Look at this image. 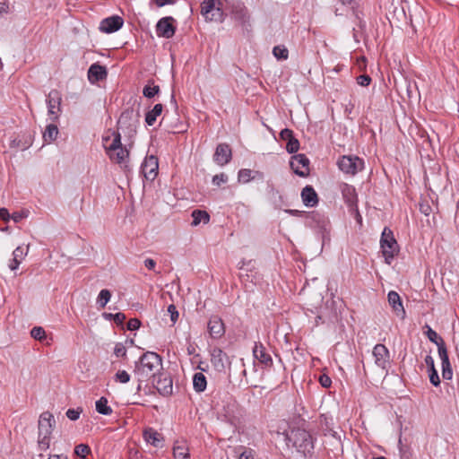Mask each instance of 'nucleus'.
Wrapping results in <instances>:
<instances>
[{
  "label": "nucleus",
  "instance_id": "nucleus-1",
  "mask_svg": "<svg viewBox=\"0 0 459 459\" xmlns=\"http://www.w3.org/2000/svg\"><path fill=\"white\" fill-rule=\"evenodd\" d=\"M162 365L161 357L156 352L147 351L135 363L134 376L139 383L155 377Z\"/></svg>",
  "mask_w": 459,
  "mask_h": 459
},
{
  "label": "nucleus",
  "instance_id": "nucleus-2",
  "mask_svg": "<svg viewBox=\"0 0 459 459\" xmlns=\"http://www.w3.org/2000/svg\"><path fill=\"white\" fill-rule=\"evenodd\" d=\"M106 153L112 162L126 167L129 159V151L123 146L121 135L117 132H112L111 135H105L102 138Z\"/></svg>",
  "mask_w": 459,
  "mask_h": 459
},
{
  "label": "nucleus",
  "instance_id": "nucleus-3",
  "mask_svg": "<svg viewBox=\"0 0 459 459\" xmlns=\"http://www.w3.org/2000/svg\"><path fill=\"white\" fill-rule=\"evenodd\" d=\"M288 446L297 449L299 453L307 455L314 449V442L311 434L304 429L294 428L286 434Z\"/></svg>",
  "mask_w": 459,
  "mask_h": 459
},
{
  "label": "nucleus",
  "instance_id": "nucleus-4",
  "mask_svg": "<svg viewBox=\"0 0 459 459\" xmlns=\"http://www.w3.org/2000/svg\"><path fill=\"white\" fill-rule=\"evenodd\" d=\"M380 247L385 263L391 264L394 256L399 253V246L394 237L393 231L387 227H385L382 232Z\"/></svg>",
  "mask_w": 459,
  "mask_h": 459
},
{
  "label": "nucleus",
  "instance_id": "nucleus-5",
  "mask_svg": "<svg viewBox=\"0 0 459 459\" xmlns=\"http://www.w3.org/2000/svg\"><path fill=\"white\" fill-rule=\"evenodd\" d=\"M221 0H204L201 4V13L206 20L220 22L224 20Z\"/></svg>",
  "mask_w": 459,
  "mask_h": 459
},
{
  "label": "nucleus",
  "instance_id": "nucleus-6",
  "mask_svg": "<svg viewBox=\"0 0 459 459\" xmlns=\"http://www.w3.org/2000/svg\"><path fill=\"white\" fill-rule=\"evenodd\" d=\"M337 165L343 173L354 176L363 170L364 160L358 156L343 155L338 160Z\"/></svg>",
  "mask_w": 459,
  "mask_h": 459
},
{
  "label": "nucleus",
  "instance_id": "nucleus-7",
  "mask_svg": "<svg viewBox=\"0 0 459 459\" xmlns=\"http://www.w3.org/2000/svg\"><path fill=\"white\" fill-rule=\"evenodd\" d=\"M340 191L342 193V198L345 204L350 208L351 212L356 213V217L359 222H361V216L359 212L358 209V195L356 189L353 186L349 185L347 183H342L340 185Z\"/></svg>",
  "mask_w": 459,
  "mask_h": 459
},
{
  "label": "nucleus",
  "instance_id": "nucleus-8",
  "mask_svg": "<svg viewBox=\"0 0 459 459\" xmlns=\"http://www.w3.org/2000/svg\"><path fill=\"white\" fill-rule=\"evenodd\" d=\"M48 114L49 119L56 121L62 113V95L57 90H52L47 97Z\"/></svg>",
  "mask_w": 459,
  "mask_h": 459
},
{
  "label": "nucleus",
  "instance_id": "nucleus-9",
  "mask_svg": "<svg viewBox=\"0 0 459 459\" xmlns=\"http://www.w3.org/2000/svg\"><path fill=\"white\" fill-rule=\"evenodd\" d=\"M309 160L305 154H296L291 157L290 165L295 174L305 178L309 175Z\"/></svg>",
  "mask_w": 459,
  "mask_h": 459
},
{
  "label": "nucleus",
  "instance_id": "nucleus-10",
  "mask_svg": "<svg viewBox=\"0 0 459 459\" xmlns=\"http://www.w3.org/2000/svg\"><path fill=\"white\" fill-rule=\"evenodd\" d=\"M175 19L171 16L163 17L156 24V34L158 37L170 39L176 32L174 25Z\"/></svg>",
  "mask_w": 459,
  "mask_h": 459
},
{
  "label": "nucleus",
  "instance_id": "nucleus-11",
  "mask_svg": "<svg viewBox=\"0 0 459 459\" xmlns=\"http://www.w3.org/2000/svg\"><path fill=\"white\" fill-rule=\"evenodd\" d=\"M207 329L211 338L221 339L226 332L223 320L217 315L212 316L207 323Z\"/></svg>",
  "mask_w": 459,
  "mask_h": 459
},
{
  "label": "nucleus",
  "instance_id": "nucleus-12",
  "mask_svg": "<svg viewBox=\"0 0 459 459\" xmlns=\"http://www.w3.org/2000/svg\"><path fill=\"white\" fill-rule=\"evenodd\" d=\"M218 413L224 420L236 424L240 416L239 403H222V408L218 411Z\"/></svg>",
  "mask_w": 459,
  "mask_h": 459
},
{
  "label": "nucleus",
  "instance_id": "nucleus-13",
  "mask_svg": "<svg viewBox=\"0 0 459 459\" xmlns=\"http://www.w3.org/2000/svg\"><path fill=\"white\" fill-rule=\"evenodd\" d=\"M141 169L147 180H153L158 175V158L154 155L147 156L141 166Z\"/></svg>",
  "mask_w": 459,
  "mask_h": 459
},
{
  "label": "nucleus",
  "instance_id": "nucleus-14",
  "mask_svg": "<svg viewBox=\"0 0 459 459\" xmlns=\"http://www.w3.org/2000/svg\"><path fill=\"white\" fill-rule=\"evenodd\" d=\"M372 353L375 358V364L378 368L385 369L389 366L390 354L388 349L384 344H376Z\"/></svg>",
  "mask_w": 459,
  "mask_h": 459
},
{
  "label": "nucleus",
  "instance_id": "nucleus-15",
  "mask_svg": "<svg viewBox=\"0 0 459 459\" xmlns=\"http://www.w3.org/2000/svg\"><path fill=\"white\" fill-rule=\"evenodd\" d=\"M56 424L53 414L49 411H44L40 414L38 422L39 435H51Z\"/></svg>",
  "mask_w": 459,
  "mask_h": 459
},
{
  "label": "nucleus",
  "instance_id": "nucleus-16",
  "mask_svg": "<svg viewBox=\"0 0 459 459\" xmlns=\"http://www.w3.org/2000/svg\"><path fill=\"white\" fill-rule=\"evenodd\" d=\"M231 149L229 144L227 143H220L217 145L214 155H213V160L219 165V166H224L228 164L231 160Z\"/></svg>",
  "mask_w": 459,
  "mask_h": 459
},
{
  "label": "nucleus",
  "instance_id": "nucleus-17",
  "mask_svg": "<svg viewBox=\"0 0 459 459\" xmlns=\"http://www.w3.org/2000/svg\"><path fill=\"white\" fill-rule=\"evenodd\" d=\"M253 355L262 365L266 368L272 367L273 362L271 355L268 353L266 348L260 342H255L253 348Z\"/></svg>",
  "mask_w": 459,
  "mask_h": 459
},
{
  "label": "nucleus",
  "instance_id": "nucleus-18",
  "mask_svg": "<svg viewBox=\"0 0 459 459\" xmlns=\"http://www.w3.org/2000/svg\"><path fill=\"white\" fill-rule=\"evenodd\" d=\"M124 21L120 16H111L103 19L100 24V30L106 33H112L123 26Z\"/></svg>",
  "mask_w": 459,
  "mask_h": 459
},
{
  "label": "nucleus",
  "instance_id": "nucleus-19",
  "mask_svg": "<svg viewBox=\"0 0 459 459\" xmlns=\"http://www.w3.org/2000/svg\"><path fill=\"white\" fill-rule=\"evenodd\" d=\"M107 74L108 73L106 67L97 63L92 64L88 70V79L91 83L105 79Z\"/></svg>",
  "mask_w": 459,
  "mask_h": 459
},
{
  "label": "nucleus",
  "instance_id": "nucleus-20",
  "mask_svg": "<svg viewBox=\"0 0 459 459\" xmlns=\"http://www.w3.org/2000/svg\"><path fill=\"white\" fill-rule=\"evenodd\" d=\"M303 204L307 207H314L318 204V196L311 186H306L301 191Z\"/></svg>",
  "mask_w": 459,
  "mask_h": 459
},
{
  "label": "nucleus",
  "instance_id": "nucleus-21",
  "mask_svg": "<svg viewBox=\"0 0 459 459\" xmlns=\"http://www.w3.org/2000/svg\"><path fill=\"white\" fill-rule=\"evenodd\" d=\"M143 436L144 440L147 443L151 444L152 446H153L155 447H162L163 446V441H164L163 437L161 436V434H160L153 429L149 428V429H144Z\"/></svg>",
  "mask_w": 459,
  "mask_h": 459
},
{
  "label": "nucleus",
  "instance_id": "nucleus-22",
  "mask_svg": "<svg viewBox=\"0 0 459 459\" xmlns=\"http://www.w3.org/2000/svg\"><path fill=\"white\" fill-rule=\"evenodd\" d=\"M387 298L393 310L397 314V316H402L403 317L405 310L399 294L396 291L392 290L388 293Z\"/></svg>",
  "mask_w": 459,
  "mask_h": 459
},
{
  "label": "nucleus",
  "instance_id": "nucleus-23",
  "mask_svg": "<svg viewBox=\"0 0 459 459\" xmlns=\"http://www.w3.org/2000/svg\"><path fill=\"white\" fill-rule=\"evenodd\" d=\"M211 355V361L213 366L219 370L223 369L225 367V362L228 359L227 354L221 349L214 348Z\"/></svg>",
  "mask_w": 459,
  "mask_h": 459
},
{
  "label": "nucleus",
  "instance_id": "nucleus-24",
  "mask_svg": "<svg viewBox=\"0 0 459 459\" xmlns=\"http://www.w3.org/2000/svg\"><path fill=\"white\" fill-rule=\"evenodd\" d=\"M28 248L25 250L22 247H17L13 252V259L10 260L8 266L10 270L14 271L18 269L19 265L21 264L22 261L24 259V257L27 255Z\"/></svg>",
  "mask_w": 459,
  "mask_h": 459
},
{
  "label": "nucleus",
  "instance_id": "nucleus-25",
  "mask_svg": "<svg viewBox=\"0 0 459 459\" xmlns=\"http://www.w3.org/2000/svg\"><path fill=\"white\" fill-rule=\"evenodd\" d=\"M175 459H190V454L184 441H176L173 446Z\"/></svg>",
  "mask_w": 459,
  "mask_h": 459
},
{
  "label": "nucleus",
  "instance_id": "nucleus-26",
  "mask_svg": "<svg viewBox=\"0 0 459 459\" xmlns=\"http://www.w3.org/2000/svg\"><path fill=\"white\" fill-rule=\"evenodd\" d=\"M163 106L160 103L156 104L153 108L148 111L145 115V122L148 126H153L159 116L161 115Z\"/></svg>",
  "mask_w": 459,
  "mask_h": 459
},
{
  "label": "nucleus",
  "instance_id": "nucleus-27",
  "mask_svg": "<svg viewBox=\"0 0 459 459\" xmlns=\"http://www.w3.org/2000/svg\"><path fill=\"white\" fill-rule=\"evenodd\" d=\"M192 226H197L201 222L207 224L210 221V215L206 211L194 210L192 212Z\"/></svg>",
  "mask_w": 459,
  "mask_h": 459
},
{
  "label": "nucleus",
  "instance_id": "nucleus-28",
  "mask_svg": "<svg viewBox=\"0 0 459 459\" xmlns=\"http://www.w3.org/2000/svg\"><path fill=\"white\" fill-rule=\"evenodd\" d=\"M206 385H207V381H206L205 376L201 372L195 373L193 377L194 389L196 392L200 393V392L204 391V389L206 388Z\"/></svg>",
  "mask_w": 459,
  "mask_h": 459
},
{
  "label": "nucleus",
  "instance_id": "nucleus-29",
  "mask_svg": "<svg viewBox=\"0 0 459 459\" xmlns=\"http://www.w3.org/2000/svg\"><path fill=\"white\" fill-rule=\"evenodd\" d=\"M58 134V128L56 125L50 124L46 127L43 133V139L46 143H51L56 140Z\"/></svg>",
  "mask_w": 459,
  "mask_h": 459
},
{
  "label": "nucleus",
  "instance_id": "nucleus-30",
  "mask_svg": "<svg viewBox=\"0 0 459 459\" xmlns=\"http://www.w3.org/2000/svg\"><path fill=\"white\" fill-rule=\"evenodd\" d=\"M158 391L162 395H167L172 393V380L165 377L163 380H160L157 385Z\"/></svg>",
  "mask_w": 459,
  "mask_h": 459
},
{
  "label": "nucleus",
  "instance_id": "nucleus-31",
  "mask_svg": "<svg viewBox=\"0 0 459 459\" xmlns=\"http://www.w3.org/2000/svg\"><path fill=\"white\" fill-rule=\"evenodd\" d=\"M398 446L400 459H415L412 449L409 446L403 445L401 438H399Z\"/></svg>",
  "mask_w": 459,
  "mask_h": 459
},
{
  "label": "nucleus",
  "instance_id": "nucleus-32",
  "mask_svg": "<svg viewBox=\"0 0 459 459\" xmlns=\"http://www.w3.org/2000/svg\"><path fill=\"white\" fill-rule=\"evenodd\" d=\"M30 145V143L28 141H22V139L19 137H13L9 142V147L13 150H22L24 151L28 149Z\"/></svg>",
  "mask_w": 459,
  "mask_h": 459
},
{
  "label": "nucleus",
  "instance_id": "nucleus-33",
  "mask_svg": "<svg viewBox=\"0 0 459 459\" xmlns=\"http://www.w3.org/2000/svg\"><path fill=\"white\" fill-rule=\"evenodd\" d=\"M233 13L235 18L241 22L242 25H245L249 21V14L245 7L235 9Z\"/></svg>",
  "mask_w": 459,
  "mask_h": 459
},
{
  "label": "nucleus",
  "instance_id": "nucleus-34",
  "mask_svg": "<svg viewBox=\"0 0 459 459\" xmlns=\"http://www.w3.org/2000/svg\"><path fill=\"white\" fill-rule=\"evenodd\" d=\"M253 171L248 169H242L238 173V180L240 183L247 184L251 180L255 179V177L252 176Z\"/></svg>",
  "mask_w": 459,
  "mask_h": 459
},
{
  "label": "nucleus",
  "instance_id": "nucleus-35",
  "mask_svg": "<svg viewBox=\"0 0 459 459\" xmlns=\"http://www.w3.org/2000/svg\"><path fill=\"white\" fill-rule=\"evenodd\" d=\"M273 54L279 60H286L289 56L288 49L282 45L275 46Z\"/></svg>",
  "mask_w": 459,
  "mask_h": 459
},
{
  "label": "nucleus",
  "instance_id": "nucleus-36",
  "mask_svg": "<svg viewBox=\"0 0 459 459\" xmlns=\"http://www.w3.org/2000/svg\"><path fill=\"white\" fill-rule=\"evenodd\" d=\"M111 298V292L107 290H101L99 293V296L97 298V303L100 305V307H105L107 303L110 300Z\"/></svg>",
  "mask_w": 459,
  "mask_h": 459
},
{
  "label": "nucleus",
  "instance_id": "nucleus-37",
  "mask_svg": "<svg viewBox=\"0 0 459 459\" xmlns=\"http://www.w3.org/2000/svg\"><path fill=\"white\" fill-rule=\"evenodd\" d=\"M51 435L38 434V446L40 451H46L50 446Z\"/></svg>",
  "mask_w": 459,
  "mask_h": 459
},
{
  "label": "nucleus",
  "instance_id": "nucleus-38",
  "mask_svg": "<svg viewBox=\"0 0 459 459\" xmlns=\"http://www.w3.org/2000/svg\"><path fill=\"white\" fill-rule=\"evenodd\" d=\"M91 453V447L86 444H79L74 447V455L81 459H84Z\"/></svg>",
  "mask_w": 459,
  "mask_h": 459
},
{
  "label": "nucleus",
  "instance_id": "nucleus-39",
  "mask_svg": "<svg viewBox=\"0 0 459 459\" xmlns=\"http://www.w3.org/2000/svg\"><path fill=\"white\" fill-rule=\"evenodd\" d=\"M160 92V87L158 85L150 84L144 86L143 94L145 98L151 99Z\"/></svg>",
  "mask_w": 459,
  "mask_h": 459
},
{
  "label": "nucleus",
  "instance_id": "nucleus-40",
  "mask_svg": "<svg viewBox=\"0 0 459 459\" xmlns=\"http://www.w3.org/2000/svg\"><path fill=\"white\" fill-rule=\"evenodd\" d=\"M426 335L431 342H434L437 346V343H439V342H444L442 337L438 336L437 332L434 331L430 326L426 325Z\"/></svg>",
  "mask_w": 459,
  "mask_h": 459
},
{
  "label": "nucleus",
  "instance_id": "nucleus-41",
  "mask_svg": "<svg viewBox=\"0 0 459 459\" xmlns=\"http://www.w3.org/2000/svg\"><path fill=\"white\" fill-rule=\"evenodd\" d=\"M437 351L441 362H446L449 360L448 352L445 342H439V343H437Z\"/></svg>",
  "mask_w": 459,
  "mask_h": 459
},
{
  "label": "nucleus",
  "instance_id": "nucleus-42",
  "mask_svg": "<svg viewBox=\"0 0 459 459\" xmlns=\"http://www.w3.org/2000/svg\"><path fill=\"white\" fill-rule=\"evenodd\" d=\"M442 364V376L444 379L450 380L453 377V371L450 361L441 362Z\"/></svg>",
  "mask_w": 459,
  "mask_h": 459
},
{
  "label": "nucleus",
  "instance_id": "nucleus-43",
  "mask_svg": "<svg viewBox=\"0 0 459 459\" xmlns=\"http://www.w3.org/2000/svg\"><path fill=\"white\" fill-rule=\"evenodd\" d=\"M30 335L35 340L42 341L46 338V332L42 327L35 326L31 329Z\"/></svg>",
  "mask_w": 459,
  "mask_h": 459
},
{
  "label": "nucleus",
  "instance_id": "nucleus-44",
  "mask_svg": "<svg viewBox=\"0 0 459 459\" xmlns=\"http://www.w3.org/2000/svg\"><path fill=\"white\" fill-rule=\"evenodd\" d=\"M130 380V375L126 370H118L115 375V381L126 384Z\"/></svg>",
  "mask_w": 459,
  "mask_h": 459
},
{
  "label": "nucleus",
  "instance_id": "nucleus-45",
  "mask_svg": "<svg viewBox=\"0 0 459 459\" xmlns=\"http://www.w3.org/2000/svg\"><path fill=\"white\" fill-rule=\"evenodd\" d=\"M299 149V142L295 137H293L289 142H287L286 150L290 153H294V152H298Z\"/></svg>",
  "mask_w": 459,
  "mask_h": 459
},
{
  "label": "nucleus",
  "instance_id": "nucleus-46",
  "mask_svg": "<svg viewBox=\"0 0 459 459\" xmlns=\"http://www.w3.org/2000/svg\"><path fill=\"white\" fill-rule=\"evenodd\" d=\"M96 404V411L103 415H109L112 413V409L108 405V403H95Z\"/></svg>",
  "mask_w": 459,
  "mask_h": 459
},
{
  "label": "nucleus",
  "instance_id": "nucleus-47",
  "mask_svg": "<svg viewBox=\"0 0 459 459\" xmlns=\"http://www.w3.org/2000/svg\"><path fill=\"white\" fill-rule=\"evenodd\" d=\"M82 412V409L78 407L76 409H68L66 411V416L71 420H76L79 419L80 414Z\"/></svg>",
  "mask_w": 459,
  "mask_h": 459
},
{
  "label": "nucleus",
  "instance_id": "nucleus-48",
  "mask_svg": "<svg viewBox=\"0 0 459 459\" xmlns=\"http://www.w3.org/2000/svg\"><path fill=\"white\" fill-rule=\"evenodd\" d=\"M114 354L117 358H125L126 356V349L121 342H117L114 348Z\"/></svg>",
  "mask_w": 459,
  "mask_h": 459
},
{
  "label": "nucleus",
  "instance_id": "nucleus-49",
  "mask_svg": "<svg viewBox=\"0 0 459 459\" xmlns=\"http://www.w3.org/2000/svg\"><path fill=\"white\" fill-rule=\"evenodd\" d=\"M168 313L169 314L170 316V320L172 322V325L176 324V322L178 321V311L175 305L173 304H170L169 307H168V309H167Z\"/></svg>",
  "mask_w": 459,
  "mask_h": 459
},
{
  "label": "nucleus",
  "instance_id": "nucleus-50",
  "mask_svg": "<svg viewBox=\"0 0 459 459\" xmlns=\"http://www.w3.org/2000/svg\"><path fill=\"white\" fill-rule=\"evenodd\" d=\"M227 181L228 176L225 173L214 175L212 178V184L218 186H220L223 183H226Z\"/></svg>",
  "mask_w": 459,
  "mask_h": 459
},
{
  "label": "nucleus",
  "instance_id": "nucleus-51",
  "mask_svg": "<svg viewBox=\"0 0 459 459\" xmlns=\"http://www.w3.org/2000/svg\"><path fill=\"white\" fill-rule=\"evenodd\" d=\"M429 377L433 385L437 386L440 384V379L436 368L429 369Z\"/></svg>",
  "mask_w": 459,
  "mask_h": 459
},
{
  "label": "nucleus",
  "instance_id": "nucleus-52",
  "mask_svg": "<svg viewBox=\"0 0 459 459\" xmlns=\"http://www.w3.org/2000/svg\"><path fill=\"white\" fill-rule=\"evenodd\" d=\"M141 326V321L138 318H131L128 320L126 328L129 331H134L139 329Z\"/></svg>",
  "mask_w": 459,
  "mask_h": 459
},
{
  "label": "nucleus",
  "instance_id": "nucleus-53",
  "mask_svg": "<svg viewBox=\"0 0 459 459\" xmlns=\"http://www.w3.org/2000/svg\"><path fill=\"white\" fill-rule=\"evenodd\" d=\"M255 451L251 448H245L238 455V459H254Z\"/></svg>",
  "mask_w": 459,
  "mask_h": 459
},
{
  "label": "nucleus",
  "instance_id": "nucleus-54",
  "mask_svg": "<svg viewBox=\"0 0 459 459\" xmlns=\"http://www.w3.org/2000/svg\"><path fill=\"white\" fill-rule=\"evenodd\" d=\"M280 137L281 140L289 142L294 137L293 131L288 128L282 129L280 133Z\"/></svg>",
  "mask_w": 459,
  "mask_h": 459
},
{
  "label": "nucleus",
  "instance_id": "nucleus-55",
  "mask_svg": "<svg viewBox=\"0 0 459 459\" xmlns=\"http://www.w3.org/2000/svg\"><path fill=\"white\" fill-rule=\"evenodd\" d=\"M28 212L26 211H22V212H13L12 215H11V218L13 219V221L15 222H19L21 221L22 219L26 218L28 216Z\"/></svg>",
  "mask_w": 459,
  "mask_h": 459
},
{
  "label": "nucleus",
  "instance_id": "nucleus-56",
  "mask_svg": "<svg viewBox=\"0 0 459 459\" xmlns=\"http://www.w3.org/2000/svg\"><path fill=\"white\" fill-rule=\"evenodd\" d=\"M319 383L320 385L323 386V387H330L331 386V384H332V380L330 378L329 376H327L326 374H322L320 375L319 377Z\"/></svg>",
  "mask_w": 459,
  "mask_h": 459
},
{
  "label": "nucleus",
  "instance_id": "nucleus-57",
  "mask_svg": "<svg viewBox=\"0 0 459 459\" xmlns=\"http://www.w3.org/2000/svg\"><path fill=\"white\" fill-rule=\"evenodd\" d=\"M357 82L361 86H368L371 82V78L367 74H361L357 77Z\"/></svg>",
  "mask_w": 459,
  "mask_h": 459
},
{
  "label": "nucleus",
  "instance_id": "nucleus-58",
  "mask_svg": "<svg viewBox=\"0 0 459 459\" xmlns=\"http://www.w3.org/2000/svg\"><path fill=\"white\" fill-rule=\"evenodd\" d=\"M132 115H133V111H128V110H127V111H126V112H123V113L121 114V116H120V117H119L118 121H117L118 126H122V125H124V124H125V122H126V119L131 118Z\"/></svg>",
  "mask_w": 459,
  "mask_h": 459
},
{
  "label": "nucleus",
  "instance_id": "nucleus-59",
  "mask_svg": "<svg viewBox=\"0 0 459 459\" xmlns=\"http://www.w3.org/2000/svg\"><path fill=\"white\" fill-rule=\"evenodd\" d=\"M126 315L124 313L118 312L114 315V322L118 325H122L126 320Z\"/></svg>",
  "mask_w": 459,
  "mask_h": 459
},
{
  "label": "nucleus",
  "instance_id": "nucleus-60",
  "mask_svg": "<svg viewBox=\"0 0 459 459\" xmlns=\"http://www.w3.org/2000/svg\"><path fill=\"white\" fill-rule=\"evenodd\" d=\"M10 218H11V215H10L8 210L5 208H1L0 209V219L4 221H8Z\"/></svg>",
  "mask_w": 459,
  "mask_h": 459
},
{
  "label": "nucleus",
  "instance_id": "nucleus-61",
  "mask_svg": "<svg viewBox=\"0 0 459 459\" xmlns=\"http://www.w3.org/2000/svg\"><path fill=\"white\" fill-rule=\"evenodd\" d=\"M144 265L149 270H153L155 268L156 262L152 258H147L144 260Z\"/></svg>",
  "mask_w": 459,
  "mask_h": 459
},
{
  "label": "nucleus",
  "instance_id": "nucleus-62",
  "mask_svg": "<svg viewBox=\"0 0 459 459\" xmlns=\"http://www.w3.org/2000/svg\"><path fill=\"white\" fill-rule=\"evenodd\" d=\"M425 363H426L427 367L429 368V369L435 368L434 359L432 358V356L427 355L425 357Z\"/></svg>",
  "mask_w": 459,
  "mask_h": 459
},
{
  "label": "nucleus",
  "instance_id": "nucleus-63",
  "mask_svg": "<svg viewBox=\"0 0 459 459\" xmlns=\"http://www.w3.org/2000/svg\"><path fill=\"white\" fill-rule=\"evenodd\" d=\"M420 210L423 214L429 215L431 211V207L429 204H420Z\"/></svg>",
  "mask_w": 459,
  "mask_h": 459
},
{
  "label": "nucleus",
  "instance_id": "nucleus-64",
  "mask_svg": "<svg viewBox=\"0 0 459 459\" xmlns=\"http://www.w3.org/2000/svg\"><path fill=\"white\" fill-rule=\"evenodd\" d=\"M158 7H162L166 4H173L174 0H154Z\"/></svg>",
  "mask_w": 459,
  "mask_h": 459
}]
</instances>
